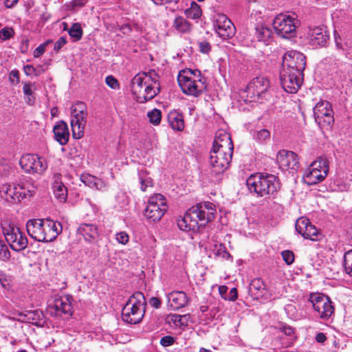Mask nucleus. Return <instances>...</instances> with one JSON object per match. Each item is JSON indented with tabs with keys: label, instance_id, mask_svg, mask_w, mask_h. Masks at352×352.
<instances>
[{
	"label": "nucleus",
	"instance_id": "f257e3e1",
	"mask_svg": "<svg viewBox=\"0 0 352 352\" xmlns=\"http://www.w3.org/2000/svg\"><path fill=\"white\" fill-rule=\"evenodd\" d=\"M216 210L213 204L204 202L191 207L184 215L178 219L177 226L183 231H197L200 227H205L214 219Z\"/></svg>",
	"mask_w": 352,
	"mask_h": 352
},
{
	"label": "nucleus",
	"instance_id": "f03ea898",
	"mask_svg": "<svg viewBox=\"0 0 352 352\" xmlns=\"http://www.w3.org/2000/svg\"><path fill=\"white\" fill-rule=\"evenodd\" d=\"M157 74L155 72L139 73L131 80V91L137 102L144 103L160 92Z\"/></svg>",
	"mask_w": 352,
	"mask_h": 352
},
{
	"label": "nucleus",
	"instance_id": "7ed1b4c3",
	"mask_svg": "<svg viewBox=\"0 0 352 352\" xmlns=\"http://www.w3.org/2000/svg\"><path fill=\"white\" fill-rule=\"evenodd\" d=\"M246 185L251 192L261 197H270L280 188L278 177L268 173L251 175L246 179Z\"/></svg>",
	"mask_w": 352,
	"mask_h": 352
},
{
	"label": "nucleus",
	"instance_id": "20e7f679",
	"mask_svg": "<svg viewBox=\"0 0 352 352\" xmlns=\"http://www.w3.org/2000/svg\"><path fill=\"white\" fill-rule=\"evenodd\" d=\"M146 307V301L143 293L135 292L122 307V320L132 324L140 323L145 314Z\"/></svg>",
	"mask_w": 352,
	"mask_h": 352
},
{
	"label": "nucleus",
	"instance_id": "39448f33",
	"mask_svg": "<svg viewBox=\"0 0 352 352\" xmlns=\"http://www.w3.org/2000/svg\"><path fill=\"white\" fill-rule=\"evenodd\" d=\"M201 72L199 70L191 69L180 72L177 76V81L183 93L186 95L197 97L201 94L204 88V83L201 78L197 81L192 78V75L199 77Z\"/></svg>",
	"mask_w": 352,
	"mask_h": 352
},
{
	"label": "nucleus",
	"instance_id": "423d86ee",
	"mask_svg": "<svg viewBox=\"0 0 352 352\" xmlns=\"http://www.w3.org/2000/svg\"><path fill=\"white\" fill-rule=\"evenodd\" d=\"M3 234L10 248L15 252L25 250L28 244V240L20 228L14 223L6 221L1 223Z\"/></svg>",
	"mask_w": 352,
	"mask_h": 352
},
{
	"label": "nucleus",
	"instance_id": "0eeeda50",
	"mask_svg": "<svg viewBox=\"0 0 352 352\" xmlns=\"http://www.w3.org/2000/svg\"><path fill=\"white\" fill-rule=\"evenodd\" d=\"M86 106L84 102H78L71 108V126L74 139L83 136L86 124Z\"/></svg>",
	"mask_w": 352,
	"mask_h": 352
},
{
	"label": "nucleus",
	"instance_id": "6e6552de",
	"mask_svg": "<svg viewBox=\"0 0 352 352\" xmlns=\"http://www.w3.org/2000/svg\"><path fill=\"white\" fill-rule=\"evenodd\" d=\"M327 160L325 158H319L313 162L305 170L303 175L305 183L309 186L316 184L327 177L328 173Z\"/></svg>",
	"mask_w": 352,
	"mask_h": 352
},
{
	"label": "nucleus",
	"instance_id": "1a4fd4ad",
	"mask_svg": "<svg viewBox=\"0 0 352 352\" xmlns=\"http://www.w3.org/2000/svg\"><path fill=\"white\" fill-rule=\"evenodd\" d=\"M167 210L164 196L155 194L151 197L144 209V216L150 221L155 222L161 219Z\"/></svg>",
	"mask_w": 352,
	"mask_h": 352
},
{
	"label": "nucleus",
	"instance_id": "9d476101",
	"mask_svg": "<svg viewBox=\"0 0 352 352\" xmlns=\"http://www.w3.org/2000/svg\"><path fill=\"white\" fill-rule=\"evenodd\" d=\"M270 88L269 80L263 76L253 78L248 85L245 92L250 98L249 101H257L267 99V91Z\"/></svg>",
	"mask_w": 352,
	"mask_h": 352
},
{
	"label": "nucleus",
	"instance_id": "9b49d317",
	"mask_svg": "<svg viewBox=\"0 0 352 352\" xmlns=\"http://www.w3.org/2000/svg\"><path fill=\"white\" fill-rule=\"evenodd\" d=\"M298 21L289 15L280 14L273 21V27L276 33L285 38H292L296 34Z\"/></svg>",
	"mask_w": 352,
	"mask_h": 352
},
{
	"label": "nucleus",
	"instance_id": "f8f14e48",
	"mask_svg": "<svg viewBox=\"0 0 352 352\" xmlns=\"http://www.w3.org/2000/svg\"><path fill=\"white\" fill-rule=\"evenodd\" d=\"M309 302L314 310L318 313L320 318L329 319L334 312V307L330 298L322 294L312 293L309 295Z\"/></svg>",
	"mask_w": 352,
	"mask_h": 352
},
{
	"label": "nucleus",
	"instance_id": "ddd939ff",
	"mask_svg": "<svg viewBox=\"0 0 352 352\" xmlns=\"http://www.w3.org/2000/svg\"><path fill=\"white\" fill-rule=\"evenodd\" d=\"M233 151L212 148L210 153V164L212 172L216 175L223 173L230 166Z\"/></svg>",
	"mask_w": 352,
	"mask_h": 352
},
{
	"label": "nucleus",
	"instance_id": "4468645a",
	"mask_svg": "<svg viewBox=\"0 0 352 352\" xmlns=\"http://www.w3.org/2000/svg\"><path fill=\"white\" fill-rule=\"evenodd\" d=\"M306 65L305 56L296 50L287 51L282 58V69L297 72L304 71Z\"/></svg>",
	"mask_w": 352,
	"mask_h": 352
},
{
	"label": "nucleus",
	"instance_id": "2eb2a0df",
	"mask_svg": "<svg viewBox=\"0 0 352 352\" xmlns=\"http://www.w3.org/2000/svg\"><path fill=\"white\" fill-rule=\"evenodd\" d=\"M280 84L283 89L287 93H296L302 84L303 72H297L281 69L280 74Z\"/></svg>",
	"mask_w": 352,
	"mask_h": 352
},
{
	"label": "nucleus",
	"instance_id": "dca6fc26",
	"mask_svg": "<svg viewBox=\"0 0 352 352\" xmlns=\"http://www.w3.org/2000/svg\"><path fill=\"white\" fill-rule=\"evenodd\" d=\"M314 115L316 123L321 127L330 126L334 122L331 104L327 100L315 105Z\"/></svg>",
	"mask_w": 352,
	"mask_h": 352
},
{
	"label": "nucleus",
	"instance_id": "f3484780",
	"mask_svg": "<svg viewBox=\"0 0 352 352\" xmlns=\"http://www.w3.org/2000/svg\"><path fill=\"white\" fill-rule=\"evenodd\" d=\"M21 168L28 173H43L47 168L45 160L37 155H23L19 161Z\"/></svg>",
	"mask_w": 352,
	"mask_h": 352
},
{
	"label": "nucleus",
	"instance_id": "a211bd4d",
	"mask_svg": "<svg viewBox=\"0 0 352 352\" xmlns=\"http://www.w3.org/2000/svg\"><path fill=\"white\" fill-rule=\"evenodd\" d=\"M46 224L47 219L28 220L26 223V230L29 236L37 241L49 242Z\"/></svg>",
	"mask_w": 352,
	"mask_h": 352
},
{
	"label": "nucleus",
	"instance_id": "6ab92c4d",
	"mask_svg": "<svg viewBox=\"0 0 352 352\" xmlns=\"http://www.w3.org/2000/svg\"><path fill=\"white\" fill-rule=\"evenodd\" d=\"M277 163L283 170L296 171L298 168L299 162L297 155L286 150H281L278 153L276 157Z\"/></svg>",
	"mask_w": 352,
	"mask_h": 352
},
{
	"label": "nucleus",
	"instance_id": "aec40b11",
	"mask_svg": "<svg viewBox=\"0 0 352 352\" xmlns=\"http://www.w3.org/2000/svg\"><path fill=\"white\" fill-rule=\"evenodd\" d=\"M217 34L223 39L231 38L235 33V28L232 21L224 14L219 15L214 23Z\"/></svg>",
	"mask_w": 352,
	"mask_h": 352
},
{
	"label": "nucleus",
	"instance_id": "412c9836",
	"mask_svg": "<svg viewBox=\"0 0 352 352\" xmlns=\"http://www.w3.org/2000/svg\"><path fill=\"white\" fill-rule=\"evenodd\" d=\"M72 297L69 296H63L56 298L50 308L54 309V312H51L52 316H61L63 314L72 316Z\"/></svg>",
	"mask_w": 352,
	"mask_h": 352
},
{
	"label": "nucleus",
	"instance_id": "4be33fe9",
	"mask_svg": "<svg viewBox=\"0 0 352 352\" xmlns=\"http://www.w3.org/2000/svg\"><path fill=\"white\" fill-rule=\"evenodd\" d=\"M167 306L172 310H178L188 306L190 298L183 291H173L166 294Z\"/></svg>",
	"mask_w": 352,
	"mask_h": 352
},
{
	"label": "nucleus",
	"instance_id": "5701e85b",
	"mask_svg": "<svg viewBox=\"0 0 352 352\" xmlns=\"http://www.w3.org/2000/svg\"><path fill=\"white\" fill-rule=\"evenodd\" d=\"M212 148H219L226 151H233L234 146L231 140V135L224 130H219L215 135Z\"/></svg>",
	"mask_w": 352,
	"mask_h": 352
},
{
	"label": "nucleus",
	"instance_id": "b1692460",
	"mask_svg": "<svg viewBox=\"0 0 352 352\" xmlns=\"http://www.w3.org/2000/svg\"><path fill=\"white\" fill-rule=\"evenodd\" d=\"M309 38L313 46L322 47L327 43L329 36L324 28L315 27L309 30Z\"/></svg>",
	"mask_w": 352,
	"mask_h": 352
},
{
	"label": "nucleus",
	"instance_id": "393cba45",
	"mask_svg": "<svg viewBox=\"0 0 352 352\" xmlns=\"http://www.w3.org/2000/svg\"><path fill=\"white\" fill-rule=\"evenodd\" d=\"M77 233L82 235L89 242H92L99 237L98 226L91 223H82L80 224Z\"/></svg>",
	"mask_w": 352,
	"mask_h": 352
},
{
	"label": "nucleus",
	"instance_id": "a878e982",
	"mask_svg": "<svg viewBox=\"0 0 352 352\" xmlns=\"http://www.w3.org/2000/svg\"><path fill=\"white\" fill-rule=\"evenodd\" d=\"M266 292V286L261 278H254L251 281L249 293L254 299L267 300L269 298L265 296Z\"/></svg>",
	"mask_w": 352,
	"mask_h": 352
},
{
	"label": "nucleus",
	"instance_id": "bb28decb",
	"mask_svg": "<svg viewBox=\"0 0 352 352\" xmlns=\"http://www.w3.org/2000/svg\"><path fill=\"white\" fill-rule=\"evenodd\" d=\"M53 132L56 140L59 142L60 145H65L67 144L69 138V133L67 124L64 121H59L54 126Z\"/></svg>",
	"mask_w": 352,
	"mask_h": 352
},
{
	"label": "nucleus",
	"instance_id": "cd10ccee",
	"mask_svg": "<svg viewBox=\"0 0 352 352\" xmlns=\"http://www.w3.org/2000/svg\"><path fill=\"white\" fill-rule=\"evenodd\" d=\"M254 36L258 41L265 45H269L273 40L272 30L263 24L256 26Z\"/></svg>",
	"mask_w": 352,
	"mask_h": 352
},
{
	"label": "nucleus",
	"instance_id": "c85d7f7f",
	"mask_svg": "<svg viewBox=\"0 0 352 352\" xmlns=\"http://www.w3.org/2000/svg\"><path fill=\"white\" fill-rule=\"evenodd\" d=\"M23 84V92L25 102L29 106H33L35 104L36 97L34 91L36 90V86L35 82L30 81L22 82Z\"/></svg>",
	"mask_w": 352,
	"mask_h": 352
},
{
	"label": "nucleus",
	"instance_id": "c756f323",
	"mask_svg": "<svg viewBox=\"0 0 352 352\" xmlns=\"http://www.w3.org/2000/svg\"><path fill=\"white\" fill-rule=\"evenodd\" d=\"M168 121L173 129L181 131L184 128V116L182 113L174 111L168 115Z\"/></svg>",
	"mask_w": 352,
	"mask_h": 352
},
{
	"label": "nucleus",
	"instance_id": "7c9ffc66",
	"mask_svg": "<svg viewBox=\"0 0 352 352\" xmlns=\"http://www.w3.org/2000/svg\"><path fill=\"white\" fill-rule=\"evenodd\" d=\"M46 229L47 230L49 242H51L61 232L62 225L60 222L47 219Z\"/></svg>",
	"mask_w": 352,
	"mask_h": 352
},
{
	"label": "nucleus",
	"instance_id": "2f4dec72",
	"mask_svg": "<svg viewBox=\"0 0 352 352\" xmlns=\"http://www.w3.org/2000/svg\"><path fill=\"white\" fill-rule=\"evenodd\" d=\"M334 41L337 49L341 50L346 53V54L352 56V40L350 38H342L340 36L334 32Z\"/></svg>",
	"mask_w": 352,
	"mask_h": 352
},
{
	"label": "nucleus",
	"instance_id": "473e14b6",
	"mask_svg": "<svg viewBox=\"0 0 352 352\" xmlns=\"http://www.w3.org/2000/svg\"><path fill=\"white\" fill-rule=\"evenodd\" d=\"M173 28L179 33L187 34L192 30V24L182 16H177L173 21Z\"/></svg>",
	"mask_w": 352,
	"mask_h": 352
},
{
	"label": "nucleus",
	"instance_id": "72a5a7b5",
	"mask_svg": "<svg viewBox=\"0 0 352 352\" xmlns=\"http://www.w3.org/2000/svg\"><path fill=\"white\" fill-rule=\"evenodd\" d=\"M80 180L86 186L91 188L100 189L103 184L100 179L88 173L82 174L80 175Z\"/></svg>",
	"mask_w": 352,
	"mask_h": 352
},
{
	"label": "nucleus",
	"instance_id": "f704fd0d",
	"mask_svg": "<svg viewBox=\"0 0 352 352\" xmlns=\"http://www.w3.org/2000/svg\"><path fill=\"white\" fill-rule=\"evenodd\" d=\"M16 190H18L16 192L18 202L27 197L32 196L35 191L34 186L28 183H22L21 185H17Z\"/></svg>",
	"mask_w": 352,
	"mask_h": 352
},
{
	"label": "nucleus",
	"instance_id": "c9c22d12",
	"mask_svg": "<svg viewBox=\"0 0 352 352\" xmlns=\"http://www.w3.org/2000/svg\"><path fill=\"white\" fill-rule=\"evenodd\" d=\"M53 190L55 197L61 203L66 201L67 199V189L62 182H55L53 184Z\"/></svg>",
	"mask_w": 352,
	"mask_h": 352
},
{
	"label": "nucleus",
	"instance_id": "e433bc0d",
	"mask_svg": "<svg viewBox=\"0 0 352 352\" xmlns=\"http://www.w3.org/2000/svg\"><path fill=\"white\" fill-rule=\"evenodd\" d=\"M19 315L22 318L23 321L31 322L32 324L41 320L43 317V314L39 310L25 311L23 312H21Z\"/></svg>",
	"mask_w": 352,
	"mask_h": 352
},
{
	"label": "nucleus",
	"instance_id": "4c0bfd02",
	"mask_svg": "<svg viewBox=\"0 0 352 352\" xmlns=\"http://www.w3.org/2000/svg\"><path fill=\"white\" fill-rule=\"evenodd\" d=\"M138 179L142 191H145L147 187L153 186V179L148 176V173L145 168L138 171Z\"/></svg>",
	"mask_w": 352,
	"mask_h": 352
},
{
	"label": "nucleus",
	"instance_id": "58836bf2",
	"mask_svg": "<svg viewBox=\"0 0 352 352\" xmlns=\"http://www.w3.org/2000/svg\"><path fill=\"white\" fill-rule=\"evenodd\" d=\"M184 14L187 18L197 19L201 17L202 12L200 6L195 1H192L190 8L185 10Z\"/></svg>",
	"mask_w": 352,
	"mask_h": 352
},
{
	"label": "nucleus",
	"instance_id": "ea45409f",
	"mask_svg": "<svg viewBox=\"0 0 352 352\" xmlns=\"http://www.w3.org/2000/svg\"><path fill=\"white\" fill-rule=\"evenodd\" d=\"M68 34L74 39V41H80L83 34L80 24L78 23H74L68 30Z\"/></svg>",
	"mask_w": 352,
	"mask_h": 352
},
{
	"label": "nucleus",
	"instance_id": "a19ab883",
	"mask_svg": "<svg viewBox=\"0 0 352 352\" xmlns=\"http://www.w3.org/2000/svg\"><path fill=\"white\" fill-rule=\"evenodd\" d=\"M147 117L149 122L156 126L161 122L162 112L160 109L155 108L147 112Z\"/></svg>",
	"mask_w": 352,
	"mask_h": 352
},
{
	"label": "nucleus",
	"instance_id": "79ce46f5",
	"mask_svg": "<svg viewBox=\"0 0 352 352\" xmlns=\"http://www.w3.org/2000/svg\"><path fill=\"white\" fill-rule=\"evenodd\" d=\"M309 220L305 217L299 218L296 222V230L304 238L305 236L307 228H308V225H309Z\"/></svg>",
	"mask_w": 352,
	"mask_h": 352
},
{
	"label": "nucleus",
	"instance_id": "37998d69",
	"mask_svg": "<svg viewBox=\"0 0 352 352\" xmlns=\"http://www.w3.org/2000/svg\"><path fill=\"white\" fill-rule=\"evenodd\" d=\"M343 265L346 273L352 277V250L344 253Z\"/></svg>",
	"mask_w": 352,
	"mask_h": 352
},
{
	"label": "nucleus",
	"instance_id": "c03bdc74",
	"mask_svg": "<svg viewBox=\"0 0 352 352\" xmlns=\"http://www.w3.org/2000/svg\"><path fill=\"white\" fill-rule=\"evenodd\" d=\"M319 236H320V234L317 228L310 223L309 225H308V228H307L305 239H308L311 241H318Z\"/></svg>",
	"mask_w": 352,
	"mask_h": 352
},
{
	"label": "nucleus",
	"instance_id": "a18cd8bd",
	"mask_svg": "<svg viewBox=\"0 0 352 352\" xmlns=\"http://www.w3.org/2000/svg\"><path fill=\"white\" fill-rule=\"evenodd\" d=\"M38 67L37 69L32 65H26L23 66V71L27 76H31L34 74L36 76H38L45 72V69L41 65Z\"/></svg>",
	"mask_w": 352,
	"mask_h": 352
},
{
	"label": "nucleus",
	"instance_id": "49530a36",
	"mask_svg": "<svg viewBox=\"0 0 352 352\" xmlns=\"http://www.w3.org/2000/svg\"><path fill=\"white\" fill-rule=\"evenodd\" d=\"M16 189L17 186L8 185L6 186L5 193L6 195V198H10L11 201L13 202L18 201V195L16 194L18 190Z\"/></svg>",
	"mask_w": 352,
	"mask_h": 352
},
{
	"label": "nucleus",
	"instance_id": "de8ad7c7",
	"mask_svg": "<svg viewBox=\"0 0 352 352\" xmlns=\"http://www.w3.org/2000/svg\"><path fill=\"white\" fill-rule=\"evenodd\" d=\"M270 137V133L267 129H264L256 131L254 134V139L261 143L269 140Z\"/></svg>",
	"mask_w": 352,
	"mask_h": 352
},
{
	"label": "nucleus",
	"instance_id": "09e8293b",
	"mask_svg": "<svg viewBox=\"0 0 352 352\" xmlns=\"http://www.w3.org/2000/svg\"><path fill=\"white\" fill-rule=\"evenodd\" d=\"M11 254L7 245L3 242L0 244V260L7 262L10 259Z\"/></svg>",
	"mask_w": 352,
	"mask_h": 352
},
{
	"label": "nucleus",
	"instance_id": "8fccbe9b",
	"mask_svg": "<svg viewBox=\"0 0 352 352\" xmlns=\"http://www.w3.org/2000/svg\"><path fill=\"white\" fill-rule=\"evenodd\" d=\"M14 35V31L12 28L5 27L0 30V39L6 41Z\"/></svg>",
	"mask_w": 352,
	"mask_h": 352
},
{
	"label": "nucleus",
	"instance_id": "3c124183",
	"mask_svg": "<svg viewBox=\"0 0 352 352\" xmlns=\"http://www.w3.org/2000/svg\"><path fill=\"white\" fill-rule=\"evenodd\" d=\"M197 44L199 52L202 54H208L211 51V45L206 40L199 41Z\"/></svg>",
	"mask_w": 352,
	"mask_h": 352
},
{
	"label": "nucleus",
	"instance_id": "603ef678",
	"mask_svg": "<svg viewBox=\"0 0 352 352\" xmlns=\"http://www.w3.org/2000/svg\"><path fill=\"white\" fill-rule=\"evenodd\" d=\"M283 261L287 265H291L294 261V254L290 250H284L281 253Z\"/></svg>",
	"mask_w": 352,
	"mask_h": 352
},
{
	"label": "nucleus",
	"instance_id": "864d4df0",
	"mask_svg": "<svg viewBox=\"0 0 352 352\" xmlns=\"http://www.w3.org/2000/svg\"><path fill=\"white\" fill-rule=\"evenodd\" d=\"M87 3L86 0H72L68 5V9L71 11H76L77 8L84 6Z\"/></svg>",
	"mask_w": 352,
	"mask_h": 352
},
{
	"label": "nucleus",
	"instance_id": "5fc2aeb1",
	"mask_svg": "<svg viewBox=\"0 0 352 352\" xmlns=\"http://www.w3.org/2000/svg\"><path fill=\"white\" fill-rule=\"evenodd\" d=\"M106 84L111 87V89H118L119 88V82L116 78H115L113 76H108L105 79Z\"/></svg>",
	"mask_w": 352,
	"mask_h": 352
},
{
	"label": "nucleus",
	"instance_id": "6e6d98bb",
	"mask_svg": "<svg viewBox=\"0 0 352 352\" xmlns=\"http://www.w3.org/2000/svg\"><path fill=\"white\" fill-rule=\"evenodd\" d=\"M116 239L119 243L125 245L129 242V235L125 232H120L116 234Z\"/></svg>",
	"mask_w": 352,
	"mask_h": 352
},
{
	"label": "nucleus",
	"instance_id": "4d7b16f0",
	"mask_svg": "<svg viewBox=\"0 0 352 352\" xmlns=\"http://www.w3.org/2000/svg\"><path fill=\"white\" fill-rule=\"evenodd\" d=\"M175 342V338L170 336H166L160 339V344L163 346H170Z\"/></svg>",
	"mask_w": 352,
	"mask_h": 352
},
{
	"label": "nucleus",
	"instance_id": "13d9d810",
	"mask_svg": "<svg viewBox=\"0 0 352 352\" xmlns=\"http://www.w3.org/2000/svg\"><path fill=\"white\" fill-rule=\"evenodd\" d=\"M46 50V43H42L38 46L33 52L34 58H38L45 53Z\"/></svg>",
	"mask_w": 352,
	"mask_h": 352
},
{
	"label": "nucleus",
	"instance_id": "bf43d9fd",
	"mask_svg": "<svg viewBox=\"0 0 352 352\" xmlns=\"http://www.w3.org/2000/svg\"><path fill=\"white\" fill-rule=\"evenodd\" d=\"M67 38L65 36H60L58 41L55 43L54 46V50L58 52L63 46L67 43Z\"/></svg>",
	"mask_w": 352,
	"mask_h": 352
},
{
	"label": "nucleus",
	"instance_id": "052dcab7",
	"mask_svg": "<svg viewBox=\"0 0 352 352\" xmlns=\"http://www.w3.org/2000/svg\"><path fill=\"white\" fill-rule=\"evenodd\" d=\"M227 295L228 296L226 297H224L225 300H230V301L236 300L238 297V293H237L236 288H235V287L232 288L230 289V292L228 294L227 293Z\"/></svg>",
	"mask_w": 352,
	"mask_h": 352
},
{
	"label": "nucleus",
	"instance_id": "680f3d73",
	"mask_svg": "<svg viewBox=\"0 0 352 352\" xmlns=\"http://www.w3.org/2000/svg\"><path fill=\"white\" fill-rule=\"evenodd\" d=\"M119 30L124 34H129L133 31L132 27L129 23H125V24L120 25L119 28Z\"/></svg>",
	"mask_w": 352,
	"mask_h": 352
},
{
	"label": "nucleus",
	"instance_id": "e2e57ef3",
	"mask_svg": "<svg viewBox=\"0 0 352 352\" xmlns=\"http://www.w3.org/2000/svg\"><path fill=\"white\" fill-rule=\"evenodd\" d=\"M149 304L154 308L158 309L161 306V301L157 297H152L149 300Z\"/></svg>",
	"mask_w": 352,
	"mask_h": 352
},
{
	"label": "nucleus",
	"instance_id": "0e129e2a",
	"mask_svg": "<svg viewBox=\"0 0 352 352\" xmlns=\"http://www.w3.org/2000/svg\"><path fill=\"white\" fill-rule=\"evenodd\" d=\"M280 329L287 336H292L294 333V329L289 326L283 325Z\"/></svg>",
	"mask_w": 352,
	"mask_h": 352
},
{
	"label": "nucleus",
	"instance_id": "69168bd1",
	"mask_svg": "<svg viewBox=\"0 0 352 352\" xmlns=\"http://www.w3.org/2000/svg\"><path fill=\"white\" fill-rule=\"evenodd\" d=\"M316 340L318 343H324L327 340V337L324 333H318L315 338Z\"/></svg>",
	"mask_w": 352,
	"mask_h": 352
},
{
	"label": "nucleus",
	"instance_id": "338daca9",
	"mask_svg": "<svg viewBox=\"0 0 352 352\" xmlns=\"http://www.w3.org/2000/svg\"><path fill=\"white\" fill-rule=\"evenodd\" d=\"M228 287L226 285H221L219 287V292L221 296L224 299V297H226L228 293Z\"/></svg>",
	"mask_w": 352,
	"mask_h": 352
},
{
	"label": "nucleus",
	"instance_id": "774afa93",
	"mask_svg": "<svg viewBox=\"0 0 352 352\" xmlns=\"http://www.w3.org/2000/svg\"><path fill=\"white\" fill-rule=\"evenodd\" d=\"M18 1L19 0H4V4L6 8H12L18 3Z\"/></svg>",
	"mask_w": 352,
	"mask_h": 352
}]
</instances>
